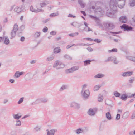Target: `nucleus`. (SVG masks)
I'll use <instances>...</instances> for the list:
<instances>
[{
  "mask_svg": "<svg viewBox=\"0 0 135 135\" xmlns=\"http://www.w3.org/2000/svg\"><path fill=\"white\" fill-rule=\"evenodd\" d=\"M18 28V26L17 23H15L13 29L12 30L13 31L17 32V31Z\"/></svg>",
  "mask_w": 135,
  "mask_h": 135,
  "instance_id": "obj_32",
  "label": "nucleus"
},
{
  "mask_svg": "<svg viewBox=\"0 0 135 135\" xmlns=\"http://www.w3.org/2000/svg\"><path fill=\"white\" fill-rule=\"evenodd\" d=\"M21 125V122L20 120L18 119H17L16 121V126H20Z\"/></svg>",
  "mask_w": 135,
  "mask_h": 135,
  "instance_id": "obj_40",
  "label": "nucleus"
},
{
  "mask_svg": "<svg viewBox=\"0 0 135 135\" xmlns=\"http://www.w3.org/2000/svg\"><path fill=\"white\" fill-rule=\"evenodd\" d=\"M36 62V60H33L31 61L30 62V63L31 64H35Z\"/></svg>",
  "mask_w": 135,
  "mask_h": 135,
  "instance_id": "obj_62",
  "label": "nucleus"
},
{
  "mask_svg": "<svg viewBox=\"0 0 135 135\" xmlns=\"http://www.w3.org/2000/svg\"><path fill=\"white\" fill-rule=\"evenodd\" d=\"M120 1L122 2V4H119L118 7L120 9L123 8L125 3L126 0H110L109 3V6L112 12L109 13L110 16H109L115 18L116 16L115 14L116 12L117 8V6L118 2Z\"/></svg>",
  "mask_w": 135,
  "mask_h": 135,
  "instance_id": "obj_1",
  "label": "nucleus"
},
{
  "mask_svg": "<svg viewBox=\"0 0 135 135\" xmlns=\"http://www.w3.org/2000/svg\"><path fill=\"white\" fill-rule=\"evenodd\" d=\"M14 11L17 13L20 12L21 11V9L20 8L17 6L14 9Z\"/></svg>",
  "mask_w": 135,
  "mask_h": 135,
  "instance_id": "obj_24",
  "label": "nucleus"
},
{
  "mask_svg": "<svg viewBox=\"0 0 135 135\" xmlns=\"http://www.w3.org/2000/svg\"><path fill=\"white\" fill-rule=\"evenodd\" d=\"M71 25L77 28H79L81 26L80 24L76 22H73L71 23Z\"/></svg>",
  "mask_w": 135,
  "mask_h": 135,
  "instance_id": "obj_18",
  "label": "nucleus"
},
{
  "mask_svg": "<svg viewBox=\"0 0 135 135\" xmlns=\"http://www.w3.org/2000/svg\"><path fill=\"white\" fill-rule=\"evenodd\" d=\"M91 60H86L84 61V65L85 66L88 65L89 64H90L91 62Z\"/></svg>",
  "mask_w": 135,
  "mask_h": 135,
  "instance_id": "obj_37",
  "label": "nucleus"
},
{
  "mask_svg": "<svg viewBox=\"0 0 135 135\" xmlns=\"http://www.w3.org/2000/svg\"><path fill=\"white\" fill-rule=\"evenodd\" d=\"M60 51V47H57L54 49V52L55 53H57L59 52Z\"/></svg>",
  "mask_w": 135,
  "mask_h": 135,
  "instance_id": "obj_31",
  "label": "nucleus"
},
{
  "mask_svg": "<svg viewBox=\"0 0 135 135\" xmlns=\"http://www.w3.org/2000/svg\"><path fill=\"white\" fill-rule=\"evenodd\" d=\"M119 21L122 23H126L127 21V17L125 16L121 17L119 18Z\"/></svg>",
  "mask_w": 135,
  "mask_h": 135,
  "instance_id": "obj_15",
  "label": "nucleus"
},
{
  "mask_svg": "<svg viewBox=\"0 0 135 135\" xmlns=\"http://www.w3.org/2000/svg\"><path fill=\"white\" fill-rule=\"evenodd\" d=\"M59 64H60L59 65V66H58L57 68V69L63 68L65 66V65L63 63L61 62L60 61Z\"/></svg>",
  "mask_w": 135,
  "mask_h": 135,
  "instance_id": "obj_29",
  "label": "nucleus"
},
{
  "mask_svg": "<svg viewBox=\"0 0 135 135\" xmlns=\"http://www.w3.org/2000/svg\"><path fill=\"white\" fill-rule=\"evenodd\" d=\"M68 17H73L74 18H75L76 17V16H73L71 14H69L68 15Z\"/></svg>",
  "mask_w": 135,
  "mask_h": 135,
  "instance_id": "obj_60",
  "label": "nucleus"
},
{
  "mask_svg": "<svg viewBox=\"0 0 135 135\" xmlns=\"http://www.w3.org/2000/svg\"><path fill=\"white\" fill-rule=\"evenodd\" d=\"M49 19H45V20H44L42 21V22L43 23H45L47 22H48L49 21Z\"/></svg>",
  "mask_w": 135,
  "mask_h": 135,
  "instance_id": "obj_58",
  "label": "nucleus"
},
{
  "mask_svg": "<svg viewBox=\"0 0 135 135\" xmlns=\"http://www.w3.org/2000/svg\"><path fill=\"white\" fill-rule=\"evenodd\" d=\"M98 100L99 102H102L103 99V97L102 95L100 94L98 97Z\"/></svg>",
  "mask_w": 135,
  "mask_h": 135,
  "instance_id": "obj_28",
  "label": "nucleus"
},
{
  "mask_svg": "<svg viewBox=\"0 0 135 135\" xmlns=\"http://www.w3.org/2000/svg\"><path fill=\"white\" fill-rule=\"evenodd\" d=\"M78 66H74L71 68L66 70L65 71V72L66 74H68L69 73H73V72L78 70Z\"/></svg>",
  "mask_w": 135,
  "mask_h": 135,
  "instance_id": "obj_6",
  "label": "nucleus"
},
{
  "mask_svg": "<svg viewBox=\"0 0 135 135\" xmlns=\"http://www.w3.org/2000/svg\"><path fill=\"white\" fill-rule=\"evenodd\" d=\"M109 61H113L114 63L115 64H117L119 62L118 61L116 60V58L114 56H112L109 57L105 61V62Z\"/></svg>",
  "mask_w": 135,
  "mask_h": 135,
  "instance_id": "obj_5",
  "label": "nucleus"
},
{
  "mask_svg": "<svg viewBox=\"0 0 135 135\" xmlns=\"http://www.w3.org/2000/svg\"><path fill=\"white\" fill-rule=\"evenodd\" d=\"M56 129H52L49 130L47 129L46 131L47 132V135H54L56 132L57 131Z\"/></svg>",
  "mask_w": 135,
  "mask_h": 135,
  "instance_id": "obj_13",
  "label": "nucleus"
},
{
  "mask_svg": "<svg viewBox=\"0 0 135 135\" xmlns=\"http://www.w3.org/2000/svg\"><path fill=\"white\" fill-rule=\"evenodd\" d=\"M16 32V31H13V30H12V31L11 33V38H12L15 37Z\"/></svg>",
  "mask_w": 135,
  "mask_h": 135,
  "instance_id": "obj_36",
  "label": "nucleus"
},
{
  "mask_svg": "<svg viewBox=\"0 0 135 135\" xmlns=\"http://www.w3.org/2000/svg\"><path fill=\"white\" fill-rule=\"evenodd\" d=\"M94 41L96 42L97 43H100L102 41V40L98 39H95L94 40Z\"/></svg>",
  "mask_w": 135,
  "mask_h": 135,
  "instance_id": "obj_52",
  "label": "nucleus"
},
{
  "mask_svg": "<svg viewBox=\"0 0 135 135\" xmlns=\"http://www.w3.org/2000/svg\"><path fill=\"white\" fill-rule=\"evenodd\" d=\"M70 107L75 109H78L80 107V105L76 102H72L70 104Z\"/></svg>",
  "mask_w": 135,
  "mask_h": 135,
  "instance_id": "obj_4",
  "label": "nucleus"
},
{
  "mask_svg": "<svg viewBox=\"0 0 135 135\" xmlns=\"http://www.w3.org/2000/svg\"><path fill=\"white\" fill-rule=\"evenodd\" d=\"M130 6L133 7L135 5V0H130Z\"/></svg>",
  "mask_w": 135,
  "mask_h": 135,
  "instance_id": "obj_34",
  "label": "nucleus"
},
{
  "mask_svg": "<svg viewBox=\"0 0 135 135\" xmlns=\"http://www.w3.org/2000/svg\"><path fill=\"white\" fill-rule=\"evenodd\" d=\"M104 26L110 29H113L115 28L114 25L111 23H106L104 24Z\"/></svg>",
  "mask_w": 135,
  "mask_h": 135,
  "instance_id": "obj_10",
  "label": "nucleus"
},
{
  "mask_svg": "<svg viewBox=\"0 0 135 135\" xmlns=\"http://www.w3.org/2000/svg\"><path fill=\"white\" fill-rule=\"evenodd\" d=\"M135 118V113H133L131 116V118L133 119Z\"/></svg>",
  "mask_w": 135,
  "mask_h": 135,
  "instance_id": "obj_61",
  "label": "nucleus"
},
{
  "mask_svg": "<svg viewBox=\"0 0 135 135\" xmlns=\"http://www.w3.org/2000/svg\"><path fill=\"white\" fill-rule=\"evenodd\" d=\"M30 10L32 12L35 13H38L40 12H43L44 11V10L42 9H35L32 6H31Z\"/></svg>",
  "mask_w": 135,
  "mask_h": 135,
  "instance_id": "obj_11",
  "label": "nucleus"
},
{
  "mask_svg": "<svg viewBox=\"0 0 135 135\" xmlns=\"http://www.w3.org/2000/svg\"><path fill=\"white\" fill-rule=\"evenodd\" d=\"M41 32H36L34 35V37L36 38H38L40 36Z\"/></svg>",
  "mask_w": 135,
  "mask_h": 135,
  "instance_id": "obj_30",
  "label": "nucleus"
},
{
  "mask_svg": "<svg viewBox=\"0 0 135 135\" xmlns=\"http://www.w3.org/2000/svg\"><path fill=\"white\" fill-rule=\"evenodd\" d=\"M64 57L69 60H71L72 59V57H70L69 56L67 55H64Z\"/></svg>",
  "mask_w": 135,
  "mask_h": 135,
  "instance_id": "obj_46",
  "label": "nucleus"
},
{
  "mask_svg": "<svg viewBox=\"0 0 135 135\" xmlns=\"http://www.w3.org/2000/svg\"><path fill=\"white\" fill-rule=\"evenodd\" d=\"M127 58L135 62V57H133L131 56H128Z\"/></svg>",
  "mask_w": 135,
  "mask_h": 135,
  "instance_id": "obj_33",
  "label": "nucleus"
},
{
  "mask_svg": "<svg viewBox=\"0 0 135 135\" xmlns=\"http://www.w3.org/2000/svg\"><path fill=\"white\" fill-rule=\"evenodd\" d=\"M67 88V86L66 85H63L61 87L60 89V91H62L63 90L66 89Z\"/></svg>",
  "mask_w": 135,
  "mask_h": 135,
  "instance_id": "obj_43",
  "label": "nucleus"
},
{
  "mask_svg": "<svg viewBox=\"0 0 135 135\" xmlns=\"http://www.w3.org/2000/svg\"><path fill=\"white\" fill-rule=\"evenodd\" d=\"M133 71H127L123 73L122 74V76L124 77L129 76H131L133 74Z\"/></svg>",
  "mask_w": 135,
  "mask_h": 135,
  "instance_id": "obj_16",
  "label": "nucleus"
},
{
  "mask_svg": "<svg viewBox=\"0 0 135 135\" xmlns=\"http://www.w3.org/2000/svg\"><path fill=\"white\" fill-rule=\"evenodd\" d=\"M105 76V75L104 74L99 73L94 76V78H101L104 77Z\"/></svg>",
  "mask_w": 135,
  "mask_h": 135,
  "instance_id": "obj_20",
  "label": "nucleus"
},
{
  "mask_svg": "<svg viewBox=\"0 0 135 135\" xmlns=\"http://www.w3.org/2000/svg\"><path fill=\"white\" fill-rule=\"evenodd\" d=\"M106 117L108 120H110L112 119L111 114L109 112H107L106 113Z\"/></svg>",
  "mask_w": 135,
  "mask_h": 135,
  "instance_id": "obj_25",
  "label": "nucleus"
},
{
  "mask_svg": "<svg viewBox=\"0 0 135 135\" xmlns=\"http://www.w3.org/2000/svg\"><path fill=\"white\" fill-rule=\"evenodd\" d=\"M41 127L39 126H36L33 129V131L36 132L40 131Z\"/></svg>",
  "mask_w": 135,
  "mask_h": 135,
  "instance_id": "obj_22",
  "label": "nucleus"
},
{
  "mask_svg": "<svg viewBox=\"0 0 135 135\" xmlns=\"http://www.w3.org/2000/svg\"><path fill=\"white\" fill-rule=\"evenodd\" d=\"M109 33H110L112 34H119L120 33V32H109Z\"/></svg>",
  "mask_w": 135,
  "mask_h": 135,
  "instance_id": "obj_55",
  "label": "nucleus"
},
{
  "mask_svg": "<svg viewBox=\"0 0 135 135\" xmlns=\"http://www.w3.org/2000/svg\"><path fill=\"white\" fill-rule=\"evenodd\" d=\"M87 50L89 52H91L93 50V49L90 47H88L87 48Z\"/></svg>",
  "mask_w": 135,
  "mask_h": 135,
  "instance_id": "obj_57",
  "label": "nucleus"
},
{
  "mask_svg": "<svg viewBox=\"0 0 135 135\" xmlns=\"http://www.w3.org/2000/svg\"><path fill=\"white\" fill-rule=\"evenodd\" d=\"M101 86L99 85H95L94 87V91H97L99 90Z\"/></svg>",
  "mask_w": 135,
  "mask_h": 135,
  "instance_id": "obj_38",
  "label": "nucleus"
},
{
  "mask_svg": "<svg viewBox=\"0 0 135 135\" xmlns=\"http://www.w3.org/2000/svg\"><path fill=\"white\" fill-rule=\"evenodd\" d=\"M127 96L125 94L122 95L121 97V99L124 100H126L127 99Z\"/></svg>",
  "mask_w": 135,
  "mask_h": 135,
  "instance_id": "obj_39",
  "label": "nucleus"
},
{
  "mask_svg": "<svg viewBox=\"0 0 135 135\" xmlns=\"http://www.w3.org/2000/svg\"><path fill=\"white\" fill-rule=\"evenodd\" d=\"M47 5V2L45 1L42 2L39 4H37L36 5L37 9H41L43 7H45Z\"/></svg>",
  "mask_w": 135,
  "mask_h": 135,
  "instance_id": "obj_7",
  "label": "nucleus"
},
{
  "mask_svg": "<svg viewBox=\"0 0 135 135\" xmlns=\"http://www.w3.org/2000/svg\"><path fill=\"white\" fill-rule=\"evenodd\" d=\"M25 38L24 37L22 36V37L20 39V40L21 41H23L25 40Z\"/></svg>",
  "mask_w": 135,
  "mask_h": 135,
  "instance_id": "obj_63",
  "label": "nucleus"
},
{
  "mask_svg": "<svg viewBox=\"0 0 135 135\" xmlns=\"http://www.w3.org/2000/svg\"><path fill=\"white\" fill-rule=\"evenodd\" d=\"M9 43V40L8 38H6L4 40V43L6 45H8Z\"/></svg>",
  "mask_w": 135,
  "mask_h": 135,
  "instance_id": "obj_44",
  "label": "nucleus"
},
{
  "mask_svg": "<svg viewBox=\"0 0 135 135\" xmlns=\"http://www.w3.org/2000/svg\"><path fill=\"white\" fill-rule=\"evenodd\" d=\"M105 103L108 106L110 107L111 108H112L114 105L113 102L110 100L107 99L105 102Z\"/></svg>",
  "mask_w": 135,
  "mask_h": 135,
  "instance_id": "obj_14",
  "label": "nucleus"
},
{
  "mask_svg": "<svg viewBox=\"0 0 135 135\" xmlns=\"http://www.w3.org/2000/svg\"><path fill=\"white\" fill-rule=\"evenodd\" d=\"M117 49L116 48H113L111 50H109L108 51L109 53L117 52Z\"/></svg>",
  "mask_w": 135,
  "mask_h": 135,
  "instance_id": "obj_35",
  "label": "nucleus"
},
{
  "mask_svg": "<svg viewBox=\"0 0 135 135\" xmlns=\"http://www.w3.org/2000/svg\"><path fill=\"white\" fill-rule=\"evenodd\" d=\"M55 57L54 55H51L49 57H48L46 59V60L47 61H51L54 59Z\"/></svg>",
  "mask_w": 135,
  "mask_h": 135,
  "instance_id": "obj_23",
  "label": "nucleus"
},
{
  "mask_svg": "<svg viewBox=\"0 0 135 135\" xmlns=\"http://www.w3.org/2000/svg\"><path fill=\"white\" fill-rule=\"evenodd\" d=\"M20 113H18L16 114H13V117L15 119H18L21 117V116L20 115Z\"/></svg>",
  "mask_w": 135,
  "mask_h": 135,
  "instance_id": "obj_19",
  "label": "nucleus"
},
{
  "mask_svg": "<svg viewBox=\"0 0 135 135\" xmlns=\"http://www.w3.org/2000/svg\"><path fill=\"white\" fill-rule=\"evenodd\" d=\"M132 97H133L135 98V93L134 94H132L129 97L131 98Z\"/></svg>",
  "mask_w": 135,
  "mask_h": 135,
  "instance_id": "obj_64",
  "label": "nucleus"
},
{
  "mask_svg": "<svg viewBox=\"0 0 135 135\" xmlns=\"http://www.w3.org/2000/svg\"><path fill=\"white\" fill-rule=\"evenodd\" d=\"M24 99V98L23 97L21 98L18 102L17 103L18 104H20L22 103Z\"/></svg>",
  "mask_w": 135,
  "mask_h": 135,
  "instance_id": "obj_47",
  "label": "nucleus"
},
{
  "mask_svg": "<svg viewBox=\"0 0 135 135\" xmlns=\"http://www.w3.org/2000/svg\"><path fill=\"white\" fill-rule=\"evenodd\" d=\"M122 29H124L127 31L132 30L133 28L131 26H129L126 24H124L121 26Z\"/></svg>",
  "mask_w": 135,
  "mask_h": 135,
  "instance_id": "obj_9",
  "label": "nucleus"
},
{
  "mask_svg": "<svg viewBox=\"0 0 135 135\" xmlns=\"http://www.w3.org/2000/svg\"><path fill=\"white\" fill-rule=\"evenodd\" d=\"M87 85L86 84H84L82 86L81 91L84 98L85 99H87L90 95V92L89 90L87 88Z\"/></svg>",
  "mask_w": 135,
  "mask_h": 135,
  "instance_id": "obj_2",
  "label": "nucleus"
},
{
  "mask_svg": "<svg viewBox=\"0 0 135 135\" xmlns=\"http://www.w3.org/2000/svg\"><path fill=\"white\" fill-rule=\"evenodd\" d=\"M16 133L15 131H12L11 133V135H16Z\"/></svg>",
  "mask_w": 135,
  "mask_h": 135,
  "instance_id": "obj_59",
  "label": "nucleus"
},
{
  "mask_svg": "<svg viewBox=\"0 0 135 135\" xmlns=\"http://www.w3.org/2000/svg\"><path fill=\"white\" fill-rule=\"evenodd\" d=\"M120 115L119 114H117L116 117V120H119L120 119Z\"/></svg>",
  "mask_w": 135,
  "mask_h": 135,
  "instance_id": "obj_53",
  "label": "nucleus"
},
{
  "mask_svg": "<svg viewBox=\"0 0 135 135\" xmlns=\"http://www.w3.org/2000/svg\"><path fill=\"white\" fill-rule=\"evenodd\" d=\"M79 33L78 32H75L74 33H71L69 34V36L71 37H74L78 35Z\"/></svg>",
  "mask_w": 135,
  "mask_h": 135,
  "instance_id": "obj_42",
  "label": "nucleus"
},
{
  "mask_svg": "<svg viewBox=\"0 0 135 135\" xmlns=\"http://www.w3.org/2000/svg\"><path fill=\"white\" fill-rule=\"evenodd\" d=\"M78 3L80 5L82 8H84L85 5V4L83 3L82 0H78Z\"/></svg>",
  "mask_w": 135,
  "mask_h": 135,
  "instance_id": "obj_26",
  "label": "nucleus"
},
{
  "mask_svg": "<svg viewBox=\"0 0 135 135\" xmlns=\"http://www.w3.org/2000/svg\"><path fill=\"white\" fill-rule=\"evenodd\" d=\"M38 103V100L37 99L34 102L31 103L30 104L31 105H33Z\"/></svg>",
  "mask_w": 135,
  "mask_h": 135,
  "instance_id": "obj_50",
  "label": "nucleus"
},
{
  "mask_svg": "<svg viewBox=\"0 0 135 135\" xmlns=\"http://www.w3.org/2000/svg\"><path fill=\"white\" fill-rule=\"evenodd\" d=\"M114 95L116 97H118L120 96V94L117 92V91H115L113 93Z\"/></svg>",
  "mask_w": 135,
  "mask_h": 135,
  "instance_id": "obj_41",
  "label": "nucleus"
},
{
  "mask_svg": "<svg viewBox=\"0 0 135 135\" xmlns=\"http://www.w3.org/2000/svg\"><path fill=\"white\" fill-rule=\"evenodd\" d=\"M60 61H56L55 62L53 65V67L54 68H56L57 69V68L58 67L60 64Z\"/></svg>",
  "mask_w": 135,
  "mask_h": 135,
  "instance_id": "obj_21",
  "label": "nucleus"
},
{
  "mask_svg": "<svg viewBox=\"0 0 135 135\" xmlns=\"http://www.w3.org/2000/svg\"><path fill=\"white\" fill-rule=\"evenodd\" d=\"M37 99L38 100V103H46L48 101L47 99L46 98L40 99Z\"/></svg>",
  "mask_w": 135,
  "mask_h": 135,
  "instance_id": "obj_17",
  "label": "nucleus"
},
{
  "mask_svg": "<svg viewBox=\"0 0 135 135\" xmlns=\"http://www.w3.org/2000/svg\"><path fill=\"white\" fill-rule=\"evenodd\" d=\"M98 109L97 108H93L89 109L87 112V114L91 116H93L95 115Z\"/></svg>",
  "mask_w": 135,
  "mask_h": 135,
  "instance_id": "obj_3",
  "label": "nucleus"
},
{
  "mask_svg": "<svg viewBox=\"0 0 135 135\" xmlns=\"http://www.w3.org/2000/svg\"><path fill=\"white\" fill-rule=\"evenodd\" d=\"M87 45L86 44H83V43H80V44H78L76 45H75L76 46H85L86 45Z\"/></svg>",
  "mask_w": 135,
  "mask_h": 135,
  "instance_id": "obj_49",
  "label": "nucleus"
},
{
  "mask_svg": "<svg viewBox=\"0 0 135 135\" xmlns=\"http://www.w3.org/2000/svg\"><path fill=\"white\" fill-rule=\"evenodd\" d=\"M59 15V13L58 11L56 12L55 13H51L50 15V17H53L55 16H58Z\"/></svg>",
  "mask_w": 135,
  "mask_h": 135,
  "instance_id": "obj_27",
  "label": "nucleus"
},
{
  "mask_svg": "<svg viewBox=\"0 0 135 135\" xmlns=\"http://www.w3.org/2000/svg\"><path fill=\"white\" fill-rule=\"evenodd\" d=\"M88 130L87 128L85 129H83L79 128L75 130V132L77 134H79L80 133H84L87 131Z\"/></svg>",
  "mask_w": 135,
  "mask_h": 135,
  "instance_id": "obj_8",
  "label": "nucleus"
},
{
  "mask_svg": "<svg viewBox=\"0 0 135 135\" xmlns=\"http://www.w3.org/2000/svg\"><path fill=\"white\" fill-rule=\"evenodd\" d=\"M19 74V71H17L15 73L14 76L16 78H18L20 77Z\"/></svg>",
  "mask_w": 135,
  "mask_h": 135,
  "instance_id": "obj_48",
  "label": "nucleus"
},
{
  "mask_svg": "<svg viewBox=\"0 0 135 135\" xmlns=\"http://www.w3.org/2000/svg\"><path fill=\"white\" fill-rule=\"evenodd\" d=\"M94 3H95L96 6L100 5L102 4V2L100 1H97L94 2Z\"/></svg>",
  "mask_w": 135,
  "mask_h": 135,
  "instance_id": "obj_45",
  "label": "nucleus"
},
{
  "mask_svg": "<svg viewBox=\"0 0 135 135\" xmlns=\"http://www.w3.org/2000/svg\"><path fill=\"white\" fill-rule=\"evenodd\" d=\"M56 34V32L55 31H52L50 32V35H55Z\"/></svg>",
  "mask_w": 135,
  "mask_h": 135,
  "instance_id": "obj_56",
  "label": "nucleus"
},
{
  "mask_svg": "<svg viewBox=\"0 0 135 135\" xmlns=\"http://www.w3.org/2000/svg\"><path fill=\"white\" fill-rule=\"evenodd\" d=\"M48 28L47 27H45V28H43L42 30L43 32L46 33L47 31Z\"/></svg>",
  "mask_w": 135,
  "mask_h": 135,
  "instance_id": "obj_54",
  "label": "nucleus"
},
{
  "mask_svg": "<svg viewBox=\"0 0 135 135\" xmlns=\"http://www.w3.org/2000/svg\"><path fill=\"white\" fill-rule=\"evenodd\" d=\"M134 80V77H132L131 78L130 80H129V81L130 83H133V81Z\"/></svg>",
  "mask_w": 135,
  "mask_h": 135,
  "instance_id": "obj_51",
  "label": "nucleus"
},
{
  "mask_svg": "<svg viewBox=\"0 0 135 135\" xmlns=\"http://www.w3.org/2000/svg\"><path fill=\"white\" fill-rule=\"evenodd\" d=\"M89 16L90 18L95 21L97 25H100V20L98 18L91 15H89Z\"/></svg>",
  "mask_w": 135,
  "mask_h": 135,
  "instance_id": "obj_12",
  "label": "nucleus"
}]
</instances>
